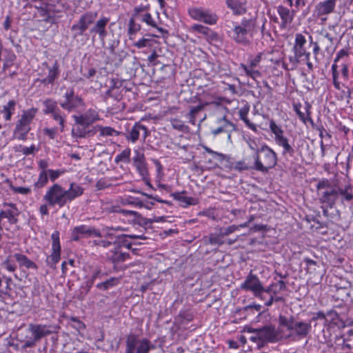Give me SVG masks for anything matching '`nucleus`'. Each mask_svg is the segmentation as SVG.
<instances>
[{
  "instance_id": "a211bd4d",
  "label": "nucleus",
  "mask_w": 353,
  "mask_h": 353,
  "mask_svg": "<svg viewBox=\"0 0 353 353\" xmlns=\"http://www.w3.org/2000/svg\"><path fill=\"white\" fill-rule=\"evenodd\" d=\"M52 328L53 326L50 325L30 323L28 325V330L31 333L34 341L38 342L42 338L55 332Z\"/></svg>"
},
{
  "instance_id": "c756f323",
  "label": "nucleus",
  "mask_w": 353,
  "mask_h": 353,
  "mask_svg": "<svg viewBox=\"0 0 353 353\" xmlns=\"http://www.w3.org/2000/svg\"><path fill=\"white\" fill-rule=\"evenodd\" d=\"M112 254L109 256V260L114 264H118L121 262L125 261L130 257L128 253L122 252L120 250V248L115 247L113 250L111 251Z\"/></svg>"
},
{
  "instance_id": "ea45409f",
  "label": "nucleus",
  "mask_w": 353,
  "mask_h": 353,
  "mask_svg": "<svg viewBox=\"0 0 353 353\" xmlns=\"http://www.w3.org/2000/svg\"><path fill=\"white\" fill-rule=\"evenodd\" d=\"M240 67L243 70L247 76L250 77L253 79H256L261 76V73L259 70H254L255 68L243 63H241Z\"/></svg>"
},
{
  "instance_id": "4d7b16f0",
  "label": "nucleus",
  "mask_w": 353,
  "mask_h": 353,
  "mask_svg": "<svg viewBox=\"0 0 353 353\" xmlns=\"http://www.w3.org/2000/svg\"><path fill=\"white\" fill-rule=\"evenodd\" d=\"M178 317L181 319V323H188L193 319V315L188 310H181L178 314Z\"/></svg>"
},
{
  "instance_id": "dca6fc26",
  "label": "nucleus",
  "mask_w": 353,
  "mask_h": 353,
  "mask_svg": "<svg viewBox=\"0 0 353 353\" xmlns=\"http://www.w3.org/2000/svg\"><path fill=\"white\" fill-rule=\"evenodd\" d=\"M51 239L52 240V252L50 256L47 257L46 263L50 268L54 269L56 268V264L60 260L61 245L59 241V232L58 231H54L51 235Z\"/></svg>"
},
{
  "instance_id": "49530a36",
  "label": "nucleus",
  "mask_w": 353,
  "mask_h": 353,
  "mask_svg": "<svg viewBox=\"0 0 353 353\" xmlns=\"http://www.w3.org/2000/svg\"><path fill=\"white\" fill-rule=\"evenodd\" d=\"M127 234H120V236L117 237L116 240L114 241V246L121 248L125 247L128 249H130L131 243L128 242L126 240Z\"/></svg>"
},
{
  "instance_id": "338daca9",
  "label": "nucleus",
  "mask_w": 353,
  "mask_h": 353,
  "mask_svg": "<svg viewBox=\"0 0 353 353\" xmlns=\"http://www.w3.org/2000/svg\"><path fill=\"white\" fill-rule=\"evenodd\" d=\"M203 148H204L205 151L206 152H208V154L213 155L214 157H219V160L220 161H223V160H225L227 158V157L225 154L215 152L208 147L205 146Z\"/></svg>"
},
{
  "instance_id": "20e7f679",
  "label": "nucleus",
  "mask_w": 353,
  "mask_h": 353,
  "mask_svg": "<svg viewBox=\"0 0 353 353\" xmlns=\"http://www.w3.org/2000/svg\"><path fill=\"white\" fill-rule=\"evenodd\" d=\"M254 163L253 169L261 172H268L277 164L276 153L268 145H261V150L257 154H254Z\"/></svg>"
},
{
  "instance_id": "79ce46f5",
  "label": "nucleus",
  "mask_w": 353,
  "mask_h": 353,
  "mask_svg": "<svg viewBox=\"0 0 353 353\" xmlns=\"http://www.w3.org/2000/svg\"><path fill=\"white\" fill-rule=\"evenodd\" d=\"M88 126L77 125V127L74 128L72 130V134L75 138H86V128Z\"/></svg>"
},
{
  "instance_id": "e2e57ef3",
  "label": "nucleus",
  "mask_w": 353,
  "mask_h": 353,
  "mask_svg": "<svg viewBox=\"0 0 353 353\" xmlns=\"http://www.w3.org/2000/svg\"><path fill=\"white\" fill-rule=\"evenodd\" d=\"M171 124L174 129L179 130V131H183L185 126L183 124V121L178 119H173L171 120Z\"/></svg>"
},
{
  "instance_id": "5fc2aeb1",
  "label": "nucleus",
  "mask_w": 353,
  "mask_h": 353,
  "mask_svg": "<svg viewBox=\"0 0 353 353\" xmlns=\"http://www.w3.org/2000/svg\"><path fill=\"white\" fill-rule=\"evenodd\" d=\"M105 96L113 98L116 101H120L122 98V95L119 90L114 87H112L108 90L105 93Z\"/></svg>"
},
{
  "instance_id": "a878e982",
  "label": "nucleus",
  "mask_w": 353,
  "mask_h": 353,
  "mask_svg": "<svg viewBox=\"0 0 353 353\" xmlns=\"http://www.w3.org/2000/svg\"><path fill=\"white\" fill-rule=\"evenodd\" d=\"M183 192H184L172 193V196L179 201L181 206L183 208L198 204L199 200L196 198L183 196Z\"/></svg>"
},
{
  "instance_id": "b1692460",
  "label": "nucleus",
  "mask_w": 353,
  "mask_h": 353,
  "mask_svg": "<svg viewBox=\"0 0 353 353\" xmlns=\"http://www.w3.org/2000/svg\"><path fill=\"white\" fill-rule=\"evenodd\" d=\"M12 256L19 263L20 268L24 267L27 269L37 270L38 267L37 264L29 259L25 254L21 253H14Z\"/></svg>"
},
{
  "instance_id": "473e14b6",
  "label": "nucleus",
  "mask_w": 353,
  "mask_h": 353,
  "mask_svg": "<svg viewBox=\"0 0 353 353\" xmlns=\"http://www.w3.org/2000/svg\"><path fill=\"white\" fill-rule=\"evenodd\" d=\"M120 279L117 277H111L103 282L99 283L97 288L100 290L105 291L119 283Z\"/></svg>"
},
{
  "instance_id": "0eeeda50",
  "label": "nucleus",
  "mask_w": 353,
  "mask_h": 353,
  "mask_svg": "<svg viewBox=\"0 0 353 353\" xmlns=\"http://www.w3.org/2000/svg\"><path fill=\"white\" fill-rule=\"evenodd\" d=\"M97 11H86L71 26L72 38L79 41L80 38L86 35L85 32L97 18Z\"/></svg>"
},
{
  "instance_id": "f8f14e48",
  "label": "nucleus",
  "mask_w": 353,
  "mask_h": 353,
  "mask_svg": "<svg viewBox=\"0 0 353 353\" xmlns=\"http://www.w3.org/2000/svg\"><path fill=\"white\" fill-rule=\"evenodd\" d=\"M150 134L148 128L141 124L139 121L136 122L134 125L124 134L126 140L132 143H135L140 138L144 142L145 139Z\"/></svg>"
},
{
  "instance_id": "aec40b11",
  "label": "nucleus",
  "mask_w": 353,
  "mask_h": 353,
  "mask_svg": "<svg viewBox=\"0 0 353 353\" xmlns=\"http://www.w3.org/2000/svg\"><path fill=\"white\" fill-rule=\"evenodd\" d=\"M219 123L221 125L219 127L212 130V133L216 136L221 132H226L228 134V138L230 139V134L232 131L235 130V125L230 121H228L225 119V117L219 119Z\"/></svg>"
},
{
  "instance_id": "3c124183",
  "label": "nucleus",
  "mask_w": 353,
  "mask_h": 353,
  "mask_svg": "<svg viewBox=\"0 0 353 353\" xmlns=\"http://www.w3.org/2000/svg\"><path fill=\"white\" fill-rule=\"evenodd\" d=\"M223 236H221V233L219 234H212L209 236L208 242L211 245H223L224 241L223 240Z\"/></svg>"
},
{
  "instance_id": "7ed1b4c3",
  "label": "nucleus",
  "mask_w": 353,
  "mask_h": 353,
  "mask_svg": "<svg viewBox=\"0 0 353 353\" xmlns=\"http://www.w3.org/2000/svg\"><path fill=\"white\" fill-rule=\"evenodd\" d=\"M247 332L253 334L250 340L256 344L258 350L263 348L269 343H276L279 340L278 332L271 325H264L260 328L248 327Z\"/></svg>"
},
{
  "instance_id": "1a4fd4ad",
  "label": "nucleus",
  "mask_w": 353,
  "mask_h": 353,
  "mask_svg": "<svg viewBox=\"0 0 353 353\" xmlns=\"http://www.w3.org/2000/svg\"><path fill=\"white\" fill-rule=\"evenodd\" d=\"M270 128L274 134L276 143L283 148L282 154H289L290 157H293L295 153V150L290 144L288 139L284 136V131L281 127L276 124L273 119L270 121Z\"/></svg>"
},
{
  "instance_id": "e433bc0d",
  "label": "nucleus",
  "mask_w": 353,
  "mask_h": 353,
  "mask_svg": "<svg viewBox=\"0 0 353 353\" xmlns=\"http://www.w3.org/2000/svg\"><path fill=\"white\" fill-rule=\"evenodd\" d=\"M43 103L45 107V109L43 110V113L45 114H50L59 110L57 107V101L51 99L45 100Z\"/></svg>"
},
{
  "instance_id": "4be33fe9",
  "label": "nucleus",
  "mask_w": 353,
  "mask_h": 353,
  "mask_svg": "<svg viewBox=\"0 0 353 353\" xmlns=\"http://www.w3.org/2000/svg\"><path fill=\"white\" fill-rule=\"evenodd\" d=\"M210 104L219 105V103L215 101L205 102L203 103H200L196 106H190V111L186 114V117L188 119L189 122L194 125L196 123V118L198 117L199 113L203 110L204 108L206 105Z\"/></svg>"
},
{
  "instance_id": "8fccbe9b",
  "label": "nucleus",
  "mask_w": 353,
  "mask_h": 353,
  "mask_svg": "<svg viewBox=\"0 0 353 353\" xmlns=\"http://www.w3.org/2000/svg\"><path fill=\"white\" fill-rule=\"evenodd\" d=\"M6 55L4 56L3 58V69L5 70L6 68L11 66L14 61L16 56L15 54L11 52L6 50Z\"/></svg>"
},
{
  "instance_id": "cd10ccee",
  "label": "nucleus",
  "mask_w": 353,
  "mask_h": 353,
  "mask_svg": "<svg viewBox=\"0 0 353 353\" xmlns=\"http://www.w3.org/2000/svg\"><path fill=\"white\" fill-rule=\"evenodd\" d=\"M277 11L282 20V28H286L287 25L292 21L294 14L291 13L288 8L283 6H278Z\"/></svg>"
},
{
  "instance_id": "f704fd0d",
  "label": "nucleus",
  "mask_w": 353,
  "mask_h": 353,
  "mask_svg": "<svg viewBox=\"0 0 353 353\" xmlns=\"http://www.w3.org/2000/svg\"><path fill=\"white\" fill-rule=\"evenodd\" d=\"M339 196H341L343 201H351L353 199V188L352 185L349 184L345 186L344 188H340Z\"/></svg>"
},
{
  "instance_id": "a18cd8bd",
  "label": "nucleus",
  "mask_w": 353,
  "mask_h": 353,
  "mask_svg": "<svg viewBox=\"0 0 353 353\" xmlns=\"http://www.w3.org/2000/svg\"><path fill=\"white\" fill-rule=\"evenodd\" d=\"M48 181L47 171H41L39 174L38 180L34 183V188L40 189L44 187Z\"/></svg>"
},
{
  "instance_id": "774afa93",
  "label": "nucleus",
  "mask_w": 353,
  "mask_h": 353,
  "mask_svg": "<svg viewBox=\"0 0 353 353\" xmlns=\"http://www.w3.org/2000/svg\"><path fill=\"white\" fill-rule=\"evenodd\" d=\"M58 128H44L43 130V134L48 136L50 139H54L57 135Z\"/></svg>"
},
{
  "instance_id": "9d476101",
  "label": "nucleus",
  "mask_w": 353,
  "mask_h": 353,
  "mask_svg": "<svg viewBox=\"0 0 353 353\" xmlns=\"http://www.w3.org/2000/svg\"><path fill=\"white\" fill-rule=\"evenodd\" d=\"M110 21V17L101 16L97 18L94 22L89 28V33L94 40L96 36H98L99 40L104 44L105 39L108 35L107 26Z\"/></svg>"
},
{
  "instance_id": "5701e85b",
  "label": "nucleus",
  "mask_w": 353,
  "mask_h": 353,
  "mask_svg": "<svg viewBox=\"0 0 353 353\" xmlns=\"http://www.w3.org/2000/svg\"><path fill=\"white\" fill-rule=\"evenodd\" d=\"M119 213H121L124 216H133L132 221L139 225L140 226H147L148 224L152 223L153 221L152 219H146L143 217L140 214H139L136 211L128 210H120L118 211Z\"/></svg>"
},
{
  "instance_id": "f257e3e1",
  "label": "nucleus",
  "mask_w": 353,
  "mask_h": 353,
  "mask_svg": "<svg viewBox=\"0 0 353 353\" xmlns=\"http://www.w3.org/2000/svg\"><path fill=\"white\" fill-rule=\"evenodd\" d=\"M279 325L281 330L288 332L286 338L299 341L306 338L312 330L310 322L297 321L292 315H279Z\"/></svg>"
},
{
  "instance_id": "2eb2a0df",
  "label": "nucleus",
  "mask_w": 353,
  "mask_h": 353,
  "mask_svg": "<svg viewBox=\"0 0 353 353\" xmlns=\"http://www.w3.org/2000/svg\"><path fill=\"white\" fill-rule=\"evenodd\" d=\"M3 209L0 210V219L3 221L6 219L10 225L17 224L19 221L18 216L20 211L17 205L13 203H3L2 204Z\"/></svg>"
},
{
  "instance_id": "4468645a",
  "label": "nucleus",
  "mask_w": 353,
  "mask_h": 353,
  "mask_svg": "<svg viewBox=\"0 0 353 353\" xmlns=\"http://www.w3.org/2000/svg\"><path fill=\"white\" fill-rule=\"evenodd\" d=\"M190 14L194 19L208 25H214L218 21L217 15L208 9L193 8L190 10Z\"/></svg>"
},
{
  "instance_id": "6e6552de",
  "label": "nucleus",
  "mask_w": 353,
  "mask_h": 353,
  "mask_svg": "<svg viewBox=\"0 0 353 353\" xmlns=\"http://www.w3.org/2000/svg\"><path fill=\"white\" fill-rule=\"evenodd\" d=\"M43 200L51 207L57 205L62 208L68 203L65 190L60 185L55 183L48 190Z\"/></svg>"
},
{
  "instance_id": "de8ad7c7",
  "label": "nucleus",
  "mask_w": 353,
  "mask_h": 353,
  "mask_svg": "<svg viewBox=\"0 0 353 353\" xmlns=\"http://www.w3.org/2000/svg\"><path fill=\"white\" fill-rule=\"evenodd\" d=\"M134 156L132 159L133 163L135 167L141 165L145 163L144 154L141 152L139 150H134Z\"/></svg>"
},
{
  "instance_id": "58836bf2",
  "label": "nucleus",
  "mask_w": 353,
  "mask_h": 353,
  "mask_svg": "<svg viewBox=\"0 0 353 353\" xmlns=\"http://www.w3.org/2000/svg\"><path fill=\"white\" fill-rule=\"evenodd\" d=\"M137 338L134 335H130L126 340L125 353H134L136 346L139 345Z\"/></svg>"
},
{
  "instance_id": "c85d7f7f",
  "label": "nucleus",
  "mask_w": 353,
  "mask_h": 353,
  "mask_svg": "<svg viewBox=\"0 0 353 353\" xmlns=\"http://www.w3.org/2000/svg\"><path fill=\"white\" fill-rule=\"evenodd\" d=\"M301 103H296L294 104V110L296 112V114L298 115L299 118L304 123H306L307 121H310L311 123H313V121L310 117V108L311 105L306 102L305 110L307 114V116H305V114L301 111Z\"/></svg>"
},
{
  "instance_id": "393cba45",
  "label": "nucleus",
  "mask_w": 353,
  "mask_h": 353,
  "mask_svg": "<svg viewBox=\"0 0 353 353\" xmlns=\"http://www.w3.org/2000/svg\"><path fill=\"white\" fill-rule=\"evenodd\" d=\"M84 189L76 183H71L70 188L65 190L68 202H70L83 194Z\"/></svg>"
},
{
  "instance_id": "412c9836",
  "label": "nucleus",
  "mask_w": 353,
  "mask_h": 353,
  "mask_svg": "<svg viewBox=\"0 0 353 353\" xmlns=\"http://www.w3.org/2000/svg\"><path fill=\"white\" fill-rule=\"evenodd\" d=\"M336 0H326L319 2L315 8L317 16H323L330 14L335 8Z\"/></svg>"
},
{
  "instance_id": "bb28decb",
  "label": "nucleus",
  "mask_w": 353,
  "mask_h": 353,
  "mask_svg": "<svg viewBox=\"0 0 353 353\" xmlns=\"http://www.w3.org/2000/svg\"><path fill=\"white\" fill-rule=\"evenodd\" d=\"M59 75V64L58 61H54V63L48 69V74L46 78L42 80L45 84H52Z\"/></svg>"
},
{
  "instance_id": "09e8293b",
  "label": "nucleus",
  "mask_w": 353,
  "mask_h": 353,
  "mask_svg": "<svg viewBox=\"0 0 353 353\" xmlns=\"http://www.w3.org/2000/svg\"><path fill=\"white\" fill-rule=\"evenodd\" d=\"M233 168H234V170L239 171V172L254 170L253 165L247 163L245 160H242V161L236 162Z\"/></svg>"
},
{
  "instance_id": "13d9d810",
  "label": "nucleus",
  "mask_w": 353,
  "mask_h": 353,
  "mask_svg": "<svg viewBox=\"0 0 353 353\" xmlns=\"http://www.w3.org/2000/svg\"><path fill=\"white\" fill-rule=\"evenodd\" d=\"M192 29L194 31L199 32L203 35H205V36L209 35L210 32H211V30L209 28L205 27L203 25H200V24L193 25L192 26Z\"/></svg>"
},
{
  "instance_id": "39448f33",
  "label": "nucleus",
  "mask_w": 353,
  "mask_h": 353,
  "mask_svg": "<svg viewBox=\"0 0 353 353\" xmlns=\"http://www.w3.org/2000/svg\"><path fill=\"white\" fill-rule=\"evenodd\" d=\"M316 190L320 203L332 208L339 196L338 187L332 185L329 180L323 179L317 183Z\"/></svg>"
},
{
  "instance_id": "052dcab7",
  "label": "nucleus",
  "mask_w": 353,
  "mask_h": 353,
  "mask_svg": "<svg viewBox=\"0 0 353 353\" xmlns=\"http://www.w3.org/2000/svg\"><path fill=\"white\" fill-rule=\"evenodd\" d=\"M238 229V226L236 225H230L225 228H221L219 232L221 233V236L223 237L226 236L234 232H235Z\"/></svg>"
},
{
  "instance_id": "864d4df0",
  "label": "nucleus",
  "mask_w": 353,
  "mask_h": 353,
  "mask_svg": "<svg viewBox=\"0 0 353 353\" xmlns=\"http://www.w3.org/2000/svg\"><path fill=\"white\" fill-rule=\"evenodd\" d=\"M332 74L333 79V84L336 89L340 90V83L338 81L339 77V72H338V65L335 63H333L332 65Z\"/></svg>"
},
{
  "instance_id": "7c9ffc66",
  "label": "nucleus",
  "mask_w": 353,
  "mask_h": 353,
  "mask_svg": "<svg viewBox=\"0 0 353 353\" xmlns=\"http://www.w3.org/2000/svg\"><path fill=\"white\" fill-rule=\"evenodd\" d=\"M226 4L235 14H243L246 12L245 8L239 0H226Z\"/></svg>"
},
{
  "instance_id": "6ab92c4d",
  "label": "nucleus",
  "mask_w": 353,
  "mask_h": 353,
  "mask_svg": "<svg viewBox=\"0 0 353 353\" xmlns=\"http://www.w3.org/2000/svg\"><path fill=\"white\" fill-rule=\"evenodd\" d=\"M73 119L77 125L90 126L94 122L100 120L97 111L94 109H88L83 114L74 115Z\"/></svg>"
},
{
  "instance_id": "69168bd1",
  "label": "nucleus",
  "mask_w": 353,
  "mask_h": 353,
  "mask_svg": "<svg viewBox=\"0 0 353 353\" xmlns=\"http://www.w3.org/2000/svg\"><path fill=\"white\" fill-rule=\"evenodd\" d=\"M137 172L140 174V175L143 177V179H145L146 177L148 176V171L147 169V164L146 163L135 167Z\"/></svg>"
},
{
  "instance_id": "f3484780",
  "label": "nucleus",
  "mask_w": 353,
  "mask_h": 353,
  "mask_svg": "<svg viewBox=\"0 0 353 353\" xmlns=\"http://www.w3.org/2000/svg\"><path fill=\"white\" fill-rule=\"evenodd\" d=\"M64 101H60L59 104L63 109L68 112L74 110L83 104L82 99L78 95L74 94L73 89L67 90L64 94Z\"/></svg>"
},
{
  "instance_id": "680f3d73",
  "label": "nucleus",
  "mask_w": 353,
  "mask_h": 353,
  "mask_svg": "<svg viewBox=\"0 0 353 353\" xmlns=\"http://www.w3.org/2000/svg\"><path fill=\"white\" fill-rule=\"evenodd\" d=\"M141 21L145 22L148 26H150L153 28H157V25L155 21L153 20L151 14L150 13L145 14L142 16Z\"/></svg>"
},
{
  "instance_id": "6e6d98bb",
  "label": "nucleus",
  "mask_w": 353,
  "mask_h": 353,
  "mask_svg": "<svg viewBox=\"0 0 353 353\" xmlns=\"http://www.w3.org/2000/svg\"><path fill=\"white\" fill-rule=\"evenodd\" d=\"M152 45V40L146 38H142L133 43V46L140 49L145 47H150Z\"/></svg>"
},
{
  "instance_id": "a19ab883",
  "label": "nucleus",
  "mask_w": 353,
  "mask_h": 353,
  "mask_svg": "<svg viewBox=\"0 0 353 353\" xmlns=\"http://www.w3.org/2000/svg\"><path fill=\"white\" fill-rule=\"evenodd\" d=\"M51 117L53 118V119L59 123V130L61 132H63L65 128V115H63L61 113V111L58 110L57 111L54 112V113L50 114Z\"/></svg>"
},
{
  "instance_id": "c03bdc74",
  "label": "nucleus",
  "mask_w": 353,
  "mask_h": 353,
  "mask_svg": "<svg viewBox=\"0 0 353 353\" xmlns=\"http://www.w3.org/2000/svg\"><path fill=\"white\" fill-rule=\"evenodd\" d=\"M245 141L248 144L249 148L254 152V154H257L261 150V146H259L258 141L256 139L248 137L245 138Z\"/></svg>"
},
{
  "instance_id": "2f4dec72",
  "label": "nucleus",
  "mask_w": 353,
  "mask_h": 353,
  "mask_svg": "<svg viewBox=\"0 0 353 353\" xmlns=\"http://www.w3.org/2000/svg\"><path fill=\"white\" fill-rule=\"evenodd\" d=\"M16 101L10 100L6 105H3L2 113L6 121H10L15 111Z\"/></svg>"
},
{
  "instance_id": "423d86ee",
  "label": "nucleus",
  "mask_w": 353,
  "mask_h": 353,
  "mask_svg": "<svg viewBox=\"0 0 353 353\" xmlns=\"http://www.w3.org/2000/svg\"><path fill=\"white\" fill-rule=\"evenodd\" d=\"M37 112L38 109L35 108H31L22 112L20 119L16 122L13 132L14 137L17 139L26 140L27 135L31 130L30 124Z\"/></svg>"
},
{
  "instance_id": "c9c22d12",
  "label": "nucleus",
  "mask_w": 353,
  "mask_h": 353,
  "mask_svg": "<svg viewBox=\"0 0 353 353\" xmlns=\"http://www.w3.org/2000/svg\"><path fill=\"white\" fill-rule=\"evenodd\" d=\"M154 346L150 344V342L147 339H142L139 341V345L137 347L136 353H149L150 350L154 349Z\"/></svg>"
},
{
  "instance_id": "9b49d317",
  "label": "nucleus",
  "mask_w": 353,
  "mask_h": 353,
  "mask_svg": "<svg viewBox=\"0 0 353 353\" xmlns=\"http://www.w3.org/2000/svg\"><path fill=\"white\" fill-rule=\"evenodd\" d=\"M240 287L242 290L252 292L255 297L262 300L265 299V296L261 294L263 286L256 275L253 274L252 272H250Z\"/></svg>"
},
{
  "instance_id": "0e129e2a",
  "label": "nucleus",
  "mask_w": 353,
  "mask_h": 353,
  "mask_svg": "<svg viewBox=\"0 0 353 353\" xmlns=\"http://www.w3.org/2000/svg\"><path fill=\"white\" fill-rule=\"evenodd\" d=\"M307 41L305 37L301 33H297L295 34V41L294 46H305Z\"/></svg>"
},
{
  "instance_id": "4c0bfd02",
  "label": "nucleus",
  "mask_w": 353,
  "mask_h": 353,
  "mask_svg": "<svg viewBox=\"0 0 353 353\" xmlns=\"http://www.w3.org/2000/svg\"><path fill=\"white\" fill-rule=\"evenodd\" d=\"M121 134V132H119L114 129L113 128L109 127V126H102L100 125L99 128V136L103 137H114V136H119Z\"/></svg>"
},
{
  "instance_id": "37998d69",
  "label": "nucleus",
  "mask_w": 353,
  "mask_h": 353,
  "mask_svg": "<svg viewBox=\"0 0 353 353\" xmlns=\"http://www.w3.org/2000/svg\"><path fill=\"white\" fill-rule=\"evenodd\" d=\"M141 30V26L135 22V20L132 17L129 20L128 34L130 37V39H132V35L136 34Z\"/></svg>"
},
{
  "instance_id": "ddd939ff",
  "label": "nucleus",
  "mask_w": 353,
  "mask_h": 353,
  "mask_svg": "<svg viewBox=\"0 0 353 353\" xmlns=\"http://www.w3.org/2000/svg\"><path fill=\"white\" fill-rule=\"evenodd\" d=\"M91 236L101 237V232L93 227L81 225L74 227L71 230L70 239L73 241H79L83 238Z\"/></svg>"
},
{
  "instance_id": "72a5a7b5",
  "label": "nucleus",
  "mask_w": 353,
  "mask_h": 353,
  "mask_svg": "<svg viewBox=\"0 0 353 353\" xmlns=\"http://www.w3.org/2000/svg\"><path fill=\"white\" fill-rule=\"evenodd\" d=\"M104 275H106V274L102 272L99 266H94L92 270V275L87 281L88 288L90 289L92 287L97 279H102Z\"/></svg>"
},
{
  "instance_id": "603ef678",
  "label": "nucleus",
  "mask_w": 353,
  "mask_h": 353,
  "mask_svg": "<svg viewBox=\"0 0 353 353\" xmlns=\"http://www.w3.org/2000/svg\"><path fill=\"white\" fill-rule=\"evenodd\" d=\"M2 266L8 272H14L17 267V265L11 261L10 256H8L3 262Z\"/></svg>"
},
{
  "instance_id": "bf43d9fd",
  "label": "nucleus",
  "mask_w": 353,
  "mask_h": 353,
  "mask_svg": "<svg viewBox=\"0 0 353 353\" xmlns=\"http://www.w3.org/2000/svg\"><path fill=\"white\" fill-rule=\"evenodd\" d=\"M293 50L294 52V61L296 63H299V59L302 57V54H305L306 51L305 46H293Z\"/></svg>"
},
{
  "instance_id": "f03ea898",
  "label": "nucleus",
  "mask_w": 353,
  "mask_h": 353,
  "mask_svg": "<svg viewBox=\"0 0 353 353\" xmlns=\"http://www.w3.org/2000/svg\"><path fill=\"white\" fill-rule=\"evenodd\" d=\"M256 26L255 19L243 18L240 23H237L228 30L229 37L236 43L247 46L250 43Z\"/></svg>"
}]
</instances>
